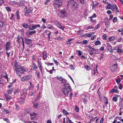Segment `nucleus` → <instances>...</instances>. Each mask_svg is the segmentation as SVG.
Listing matches in <instances>:
<instances>
[{
    "label": "nucleus",
    "instance_id": "nucleus-38",
    "mask_svg": "<svg viewBox=\"0 0 123 123\" xmlns=\"http://www.w3.org/2000/svg\"><path fill=\"white\" fill-rule=\"evenodd\" d=\"M20 36L18 35L17 37V42L19 43H20Z\"/></svg>",
    "mask_w": 123,
    "mask_h": 123
},
{
    "label": "nucleus",
    "instance_id": "nucleus-53",
    "mask_svg": "<svg viewBox=\"0 0 123 123\" xmlns=\"http://www.w3.org/2000/svg\"><path fill=\"white\" fill-rule=\"evenodd\" d=\"M107 49V50L110 52H112L113 51V50L112 49V47L111 48H108Z\"/></svg>",
    "mask_w": 123,
    "mask_h": 123
},
{
    "label": "nucleus",
    "instance_id": "nucleus-15",
    "mask_svg": "<svg viewBox=\"0 0 123 123\" xmlns=\"http://www.w3.org/2000/svg\"><path fill=\"white\" fill-rule=\"evenodd\" d=\"M31 39H25V43L27 45H29L31 43Z\"/></svg>",
    "mask_w": 123,
    "mask_h": 123
},
{
    "label": "nucleus",
    "instance_id": "nucleus-47",
    "mask_svg": "<svg viewBox=\"0 0 123 123\" xmlns=\"http://www.w3.org/2000/svg\"><path fill=\"white\" fill-rule=\"evenodd\" d=\"M112 99L115 102H116L117 101V99L116 97H113Z\"/></svg>",
    "mask_w": 123,
    "mask_h": 123
},
{
    "label": "nucleus",
    "instance_id": "nucleus-48",
    "mask_svg": "<svg viewBox=\"0 0 123 123\" xmlns=\"http://www.w3.org/2000/svg\"><path fill=\"white\" fill-rule=\"evenodd\" d=\"M2 111L4 112H6V113H8V111L5 108H2Z\"/></svg>",
    "mask_w": 123,
    "mask_h": 123
},
{
    "label": "nucleus",
    "instance_id": "nucleus-46",
    "mask_svg": "<svg viewBox=\"0 0 123 123\" xmlns=\"http://www.w3.org/2000/svg\"><path fill=\"white\" fill-rule=\"evenodd\" d=\"M78 55H79L80 56L81 55L82 53V51L80 50H78Z\"/></svg>",
    "mask_w": 123,
    "mask_h": 123
},
{
    "label": "nucleus",
    "instance_id": "nucleus-22",
    "mask_svg": "<svg viewBox=\"0 0 123 123\" xmlns=\"http://www.w3.org/2000/svg\"><path fill=\"white\" fill-rule=\"evenodd\" d=\"M88 47L89 49V50L90 51H95L97 50V49H96L92 48L91 46H88Z\"/></svg>",
    "mask_w": 123,
    "mask_h": 123
},
{
    "label": "nucleus",
    "instance_id": "nucleus-44",
    "mask_svg": "<svg viewBox=\"0 0 123 123\" xmlns=\"http://www.w3.org/2000/svg\"><path fill=\"white\" fill-rule=\"evenodd\" d=\"M53 61H54V62L55 63V64L57 66L59 64L57 61L56 60H55L54 59Z\"/></svg>",
    "mask_w": 123,
    "mask_h": 123
},
{
    "label": "nucleus",
    "instance_id": "nucleus-9",
    "mask_svg": "<svg viewBox=\"0 0 123 123\" xmlns=\"http://www.w3.org/2000/svg\"><path fill=\"white\" fill-rule=\"evenodd\" d=\"M33 8L32 7H30L28 8V9L27 10V11H26L27 12V16L29 17L30 15H29L30 13H32V12Z\"/></svg>",
    "mask_w": 123,
    "mask_h": 123
},
{
    "label": "nucleus",
    "instance_id": "nucleus-31",
    "mask_svg": "<svg viewBox=\"0 0 123 123\" xmlns=\"http://www.w3.org/2000/svg\"><path fill=\"white\" fill-rule=\"evenodd\" d=\"M118 92L117 90H116L113 88L110 91L111 93H117Z\"/></svg>",
    "mask_w": 123,
    "mask_h": 123
},
{
    "label": "nucleus",
    "instance_id": "nucleus-34",
    "mask_svg": "<svg viewBox=\"0 0 123 123\" xmlns=\"http://www.w3.org/2000/svg\"><path fill=\"white\" fill-rule=\"evenodd\" d=\"M63 113L64 115H67L69 114V113L65 109L63 110Z\"/></svg>",
    "mask_w": 123,
    "mask_h": 123
},
{
    "label": "nucleus",
    "instance_id": "nucleus-42",
    "mask_svg": "<svg viewBox=\"0 0 123 123\" xmlns=\"http://www.w3.org/2000/svg\"><path fill=\"white\" fill-rule=\"evenodd\" d=\"M93 28V27H92L91 25H89L87 26L86 28V30H88L89 29H92Z\"/></svg>",
    "mask_w": 123,
    "mask_h": 123
},
{
    "label": "nucleus",
    "instance_id": "nucleus-24",
    "mask_svg": "<svg viewBox=\"0 0 123 123\" xmlns=\"http://www.w3.org/2000/svg\"><path fill=\"white\" fill-rule=\"evenodd\" d=\"M47 28L49 29H52L55 30V28L53 26L51 25H48V27Z\"/></svg>",
    "mask_w": 123,
    "mask_h": 123
},
{
    "label": "nucleus",
    "instance_id": "nucleus-61",
    "mask_svg": "<svg viewBox=\"0 0 123 123\" xmlns=\"http://www.w3.org/2000/svg\"><path fill=\"white\" fill-rule=\"evenodd\" d=\"M3 0H0V6L3 4Z\"/></svg>",
    "mask_w": 123,
    "mask_h": 123
},
{
    "label": "nucleus",
    "instance_id": "nucleus-19",
    "mask_svg": "<svg viewBox=\"0 0 123 123\" xmlns=\"http://www.w3.org/2000/svg\"><path fill=\"white\" fill-rule=\"evenodd\" d=\"M3 76L5 79H7V81H8V76L7 73L3 72Z\"/></svg>",
    "mask_w": 123,
    "mask_h": 123
},
{
    "label": "nucleus",
    "instance_id": "nucleus-30",
    "mask_svg": "<svg viewBox=\"0 0 123 123\" xmlns=\"http://www.w3.org/2000/svg\"><path fill=\"white\" fill-rule=\"evenodd\" d=\"M67 123H74L72 122L71 120L70 119L69 117H68L67 119Z\"/></svg>",
    "mask_w": 123,
    "mask_h": 123
},
{
    "label": "nucleus",
    "instance_id": "nucleus-29",
    "mask_svg": "<svg viewBox=\"0 0 123 123\" xmlns=\"http://www.w3.org/2000/svg\"><path fill=\"white\" fill-rule=\"evenodd\" d=\"M61 83L64 84V85L66 84V83H67V81L65 79H63V80L61 82Z\"/></svg>",
    "mask_w": 123,
    "mask_h": 123
},
{
    "label": "nucleus",
    "instance_id": "nucleus-58",
    "mask_svg": "<svg viewBox=\"0 0 123 123\" xmlns=\"http://www.w3.org/2000/svg\"><path fill=\"white\" fill-rule=\"evenodd\" d=\"M82 42L84 44H87L88 43V42L86 40H84L82 41Z\"/></svg>",
    "mask_w": 123,
    "mask_h": 123
},
{
    "label": "nucleus",
    "instance_id": "nucleus-4",
    "mask_svg": "<svg viewBox=\"0 0 123 123\" xmlns=\"http://www.w3.org/2000/svg\"><path fill=\"white\" fill-rule=\"evenodd\" d=\"M60 13H58V16L61 18H64L67 17V14L65 11L59 10Z\"/></svg>",
    "mask_w": 123,
    "mask_h": 123
},
{
    "label": "nucleus",
    "instance_id": "nucleus-41",
    "mask_svg": "<svg viewBox=\"0 0 123 123\" xmlns=\"http://www.w3.org/2000/svg\"><path fill=\"white\" fill-rule=\"evenodd\" d=\"M13 88H12L10 90H8V94H11L13 90Z\"/></svg>",
    "mask_w": 123,
    "mask_h": 123
},
{
    "label": "nucleus",
    "instance_id": "nucleus-11",
    "mask_svg": "<svg viewBox=\"0 0 123 123\" xmlns=\"http://www.w3.org/2000/svg\"><path fill=\"white\" fill-rule=\"evenodd\" d=\"M36 32V31L35 30L32 31H29L27 32L26 34L27 36L31 35L32 34L35 33Z\"/></svg>",
    "mask_w": 123,
    "mask_h": 123
},
{
    "label": "nucleus",
    "instance_id": "nucleus-18",
    "mask_svg": "<svg viewBox=\"0 0 123 123\" xmlns=\"http://www.w3.org/2000/svg\"><path fill=\"white\" fill-rule=\"evenodd\" d=\"M112 4L111 3H109L105 7L106 9H111Z\"/></svg>",
    "mask_w": 123,
    "mask_h": 123
},
{
    "label": "nucleus",
    "instance_id": "nucleus-27",
    "mask_svg": "<svg viewBox=\"0 0 123 123\" xmlns=\"http://www.w3.org/2000/svg\"><path fill=\"white\" fill-rule=\"evenodd\" d=\"M35 108H37L38 106V103H34L33 106Z\"/></svg>",
    "mask_w": 123,
    "mask_h": 123
},
{
    "label": "nucleus",
    "instance_id": "nucleus-7",
    "mask_svg": "<svg viewBox=\"0 0 123 123\" xmlns=\"http://www.w3.org/2000/svg\"><path fill=\"white\" fill-rule=\"evenodd\" d=\"M40 24H35L32 25L31 27H29V29L32 30H34L40 27Z\"/></svg>",
    "mask_w": 123,
    "mask_h": 123
},
{
    "label": "nucleus",
    "instance_id": "nucleus-59",
    "mask_svg": "<svg viewBox=\"0 0 123 123\" xmlns=\"http://www.w3.org/2000/svg\"><path fill=\"white\" fill-rule=\"evenodd\" d=\"M119 88L120 90L122 89V85L121 84H120L119 85Z\"/></svg>",
    "mask_w": 123,
    "mask_h": 123
},
{
    "label": "nucleus",
    "instance_id": "nucleus-17",
    "mask_svg": "<svg viewBox=\"0 0 123 123\" xmlns=\"http://www.w3.org/2000/svg\"><path fill=\"white\" fill-rule=\"evenodd\" d=\"M71 1V5L74 6L75 7H76V6H77V4L75 2V1H74L73 0H71V1H70V2Z\"/></svg>",
    "mask_w": 123,
    "mask_h": 123
},
{
    "label": "nucleus",
    "instance_id": "nucleus-55",
    "mask_svg": "<svg viewBox=\"0 0 123 123\" xmlns=\"http://www.w3.org/2000/svg\"><path fill=\"white\" fill-rule=\"evenodd\" d=\"M43 28V29L46 28V26L44 24H43V25L42 26V27H40L41 28Z\"/></svg>",
    "mask_w": 123,
    "mask_h": 123
},
{
    "label": "nucleus",
    "instance_id": "nucleus-52",
    "mask_svg": "<svg viewBox=\"0 0 123 123\" xmlns=\"http://www.w3.org/2000/svg\"><path fill=\"white\" fill-rule=\"evenodd\" d=\"M27 11V7H26L24 9V11H25V16H26L27 14V11Z\"/></svg>",
    "mask_w": 123,
    "mask_h": 123
},
{
    "label": "nucleus",
    "instance_id": "nucleus-26",
    "mask_svg": "<svg viewBox=\"0 0 123 123\" xmlns=\"http://www.w3.org/2000/svg\"><path fill=\"white\" fill-rule=\"evenodd\" d=\"M97 66H96V69H95L94 70V73H93L92 75H95V74L96 73H98V72L97 71Z\"/></svg>",
    "mask_w": 123,
    "mask_h": 123
},
{
    "label": "nucleus",
    "instance_id": "nucleus-16",
    "mask_svg": "<svg viewBox=\"0 0 123 123\" xmlns=\"http://www.w3.org/2000/svg\"><path fill=\"white\" fill-rule=\"evenodd\" d=\"M117 6L115 4H112L111 10L113 11L114 12L116 10V9L117 8Z\"/></svg>",
    "mask_w": 123,
    "mask_h": 123
},
{
    "label": "nucleus",
    "instance_id": "nucleus-49",
    "mask_svg": "<svg viewBox=\"0 0 123 123\" xmlns=\"http://www.w3.org/2000/svg\"><path fill=\"white\" fill-rule=\"evenodd\" d=\"M34 87V86L33 85H32L30 86V90H32L33 89V88Z\"/></svg>",
    "mask_w": 123,
    "mask_h": 123
},
{
    "label": "nucleus",
    "instance_id": "nucleus-21",
    "mask_svg": "<svg viewBox=\"0 0 123 123\" xmlns=\"http://www.w3.org/2000/svg\"><path fill=\"white\" fill-rule=\"evenodd\" d=\"M22 25L24 28L25 29L29 27V25L27 23H23Z\"/></svg>",
    "mask_w": 123,
    "mask_h": 123
},
{
    "label": "nucleus",
    "instance_id": "nucleus-13",
    "mask_svg": "<svg viewBox=\"0 0 123 123\" xmlns=\"http://www.w3.org/2000/svg\"><path fill=\"white\" fill-rule=\"evenodd\" d=\"M47 54L46 52L45 51H43L42 52V55L43 56V60H44L47 58Z\"/></svg>",
    "mask_w": 123,
    "mask_h": 123
},
{
    "label": "nucleus",
    "instance_id": "nucleus-39",
    "mask_svg": "<svg viewBox=\"0 0 123 123\" xmlns=\"http://www.w3.org/2000/svg\"><path fill=\"white\" fill-rule=\"evenodd\" d=\"M106 45H107V47H106L107 49H108V48H112V46L110 43H107Z\"/></svg>",
    "mask_w": 123,
    "mask_h": 123
},
{
    "label": "nucleus",
    "instance_id": "nucleus-63",
    "mask_svg": "<svg viewBox=\"0 0 123 123\" xmlns=\"http://www.w3.org/2000/svg\"><path fill=\"white\" fill-rule=\"evenodd\" d=\"M21 41H22V42H23V41H24L23 38V37H21L20 36V42H21Z\"/></svg>",
    "mask_w": 123,
    "mask_h": 123
},
{
    "label": "nucleus",
    "instance_id": "nucleus-37",
    "mask_svg": "<svg viewBox=\"0 0 123 123\" xmlns=\"http://www.w3.org/2000/svg\"><path fill=\"white\" fill-rule=\"evenodd\" d=\"M117 52L118 53L120 54V53L123 52V50L122 49L118 48L117 49Z\"/></svg>",
    "mask_w": 123,
    "mask_h": 123
},
{
    "label": "nucleus",
    "instance_id": "nucleus-23",
    "mask_svg": "<svg viewBox=\"0 0 123 123\" xmlns=\"http://www.w3.org/2000/svg\"><path fill=\"white\" fill-rule=\"evenodd\" d=\"M5 47L6 49V55H8V52L7 50H8V42H7L5 46H4Z\"/></svg>",
    "mask_w": 123,
    "mask_h": 123
},
{
    "label": "nucleus",
    "instance_id": "nucleus-20",
    "mask_svg": "<svg viewBox=\"0 0 123 123\" xmlns=\"http://www.w3.org/2000/svg\"><path fill=\"white\" fill-rule=\"evenodd\" d=\"M112 68H113V70H112V71L113 72H114L115 71V69L117 68V64H114L113 65Z\"/></svg>",
    "mask_w": 123,
    "mask_h": 123
},
{
    "label": "nucleus",
    "instance_id": "nucleus-8",
    "mask_svg": "<svg viewBox=\"0 0 123 123\" xmlns=\"http://www.w3.org/2000/svg\"><path fill=\"white\" fill-rule=\"evenodd\" d=\"M37 65L39 68V69L40 70L41 73L43 74V72L42 70V68H43V66L42 65L41 63L40 62H39V60H38V63Z\"/></svg>",
    "mask_w": 123,
    "mask_h": 123
},
{
    "label": "nucleus",
    "instance_id": "nucleus-54",
    "mask_svg": "<svg viewBox=\"0 0 123 123\" xmlns=\"http://www.w3.org/2000/svg\"><path fill=\"white\" fill-rule=\"evenodd\" d=\"M75 110L76 111L78 112L79 111V109L78 107L75 106Z\"/></svg>",
    "mask_w": 123,
    "mask_h": 123
},
{
    "label": "nucleus",
    "instance_id": "nucleus-50",
    "mask_svg": "<svg viewBox=\"0 0 123 123\" xmlns=\"http://www.w3.org/2000/svg\"><path fill=\"white\" fill-rule=\"evenodd\" d=\"M4 25L3 22L0 21V27L1 28L3 26H4Z\"/></svg>",
    "mask_w": 123,
    "mask_h": 123
},
{
    "label": "nucleus",
    "instance_id": "nucleus-43",
    "mask_svg": "<svg viewBox=\"0 0 123 123\" xmlns=\"http://www.w3.org/2000/svg\"><path fill=\"white\" fill-rule=\"evenodd\" d=\"M110 23L109 22L106 23H105V25L107 27H110Z\"/></svg>",
    "mask_w": 123,
    "mask_h": 123
},
{
    "label": "nucleus",
    "instance_id": "nucleus-62",
    "mask_svg": "<svg viewBox=\"0 0 123 123\" xmlns=\"http://www.w3.org/2000/svg\"><path fill=\"white\" fill-rule=\"evenodd\" d=\"M54 23L56 25H57L59 23V22L57 20L54 21Z\"/></svg>",
    "mask_w": 123,
    "mask_h": 123
},
{
    "label": "nucleus",
    "instance_id": "nucleus-14",
    "mask_svg": "<svg viewBox=\"0 0 123 123\" xmlns=\"http://www.w3.org/2000/svg\"><path fill=\"white\" fill-rule=\"evenodd\" d=\"M56 26L59 28L64 31V26L61 25L60 23Z\"/></svg>",
    "mask_w": 123,
    "mask_h": 123
},
{
    "label": "nucleus",
    "instance_id": "nucleus-12",
    "mask_svg": "<svg viewBox=\"0 0 123 123\" xmlns=\"http://www.w3.org/2000/svg\"><path fill=\"white\" fill-rule=\"evenodd\" d=\"M38 68L37 66L35 64V63H33L32 66L31 67V69L33 70H36V69Z\"/></svg>",
    "mask_w": 123,
    "mask_h": 123
},
{
    "label": "nucleus",
    "instance_id": "nucleus-2",
    "mask_svg": "<svg viewBox=\"0 0 123 123\" xmlns=\"http://www.w3.org/2000/svg\"><path fill=\"white\" fill-rule=\"evenodd\" d=\"M62 87V91L65 95H68V92L71 91V87L68 83L63 85Z\"/></svg>",
    "mask_w": 123,
    "mask_h": 123
},
{
    "label": "nucleus",
    "instance_id": "nucleus-60",
    "mask_svg": "<svg viewBox=\"0 0 123 123\" xmlns=\"http://www.w3.org/2000/svg\"><path fill=\"white\" fill-rule=\"evenodd\" d=\"M116 80L117 84L119 83L121 81V80L119 79H116Z\"/></svg>",
    "mask_w": 123,
    "mask_h": 123
},
{
    "label": "nucleus",
    "instance_id": "nucleus-51",
    "mask_svg": "<svg viewBox=\"0 0 123 123\" xmlns=\"http://www.w3.org/2000/svg\"><path fill=\"white\" fill-rule=\"evenodd\" d=\"M103 39L104 40H106L107 39V38L105 34L103 35Z\"/></svg>",
    "mask_w": 123,
    "mask_h": 123
},
{
    "label": "nucleus",
    "instance_id": "nucleus-36",
    "mask_svg": "<svg viewBox=\"0 0 123 123\" xmlns=\"http://www.w3.org/2000/svg\"><path fill=\"white\" fill-rule=\"evenodd\" d=\"M18 11H17L16 13V16L17 17V19L18 20V19L20 18V17L18 14Z\"/></svg>",
    "mask_w": 123,
    "mask_h": 123
},
{
    "label": "nucleus",
    "instance_id": "nucleus-64",
    "mask_svg": "<svg viewBox=\"0 0 123 123\" xmlns=\"http://www.w3.org/2000/svg\"><path fill=\"white\" fill-rule=\"evenodd\" d=\"M96 37V35H94L93 37H92L91 38V39L92 40H93L94 39V38H95Z\"/></svg>",
    "mask_w": 123,
    "mask_h": 123
},
{
    "label": "nucleus",
    "instance_id": "nucleus-10",
    "mask_svg": "<svg viewBox=\"0 0 123 123\" xmlns=\"http://www.w3.org/2000/svg\"><path fill=\"white\" fill-rule=\"evenodd\" d=\"M25 97L24 96L22 98H21L19 100V103L21 104H24L25 102Z\"/></svg>",
    "mask_w": 123,
    "mask_h": 123
},
{
    "label": "nucleus",
    "instance_id": "nucleus-35",
    "mask_svg": "<svg viewBox=\"0 0 123 123\" xmlns=\"http://www.w3.org/2000/svg\"><path fill=\"white\" fill-rule=\"evenodd\" d=\"M101 43L100 41L99 40H97L95 42L94 44L96 45L100 44Z\"/></svg>",
    "mask_w": 123,
    "mask_h": 123
},
{
    "label": "nucleus",
    "instance_id": "nucleus-57",
    "mask_svg": "<svg viewBox=\"0 0 123 123\" xmlns=\"http://www.w3.org/2000/svg\"><path fill=\"white\" fill-rule=\"evenodd\" d=\"M41 20L44 23H45L46 21V19L43 18Z\"/></svg>",
    "mask_w": 123,
    "mask_h": 123
},
{
    "label": "nucleus",
    "instance_id": "nucleus-32",
    "mask_svg": "<svg viewBox=\"0 0 123 123\" xmlns=\"http://www.w3.org/2000/svg\"><path fill=\"white\" fill-rule=\"evenodd\" d=\"M69 67H70V69L71 70H72L74 71L75 70V68L73 66V65L72 64H71L69 66Z\"/></svg>",
    "mask_w": 123,
    "mask_h": 123
},
{
    "label": "nucleus",
    "instance_id": "nucleus-3",
    "mask_svg": "<svg viewBox=\"0 0 123 123\" xmlns=\"http://www.w3.org/2000/svg\"><path fill=\"white\" fill-rule=\"evenodd\" d=\"M62 4V1L61 0H55L53 3V4L55 8L61 6Z\"/></svg>",
    "mask_w": 123,
    "mask_h": 123
},
{
    "label": "nucleus",
    "instance_id": "nucleus-5",
    "mask_svg": "<svg viewBox=\"0 0 123 123\" xmlns=\"http://www.w3.org/2000/svg\"><path fill=\"white\" fill-rule=\"evenodd\" d=\"M31 77L32 76L31 75H27L22 77L21 79V80L22 81L24 82L29 80Z\"/></svg>",
    "mask_w": 123,
    "mask_h": 123
},
{
    "label": "nucleus",
    "instance_id": "nucleus-28",
    "mask_svg": "<svg viewBox=\"0 0 123 123\" xmlns=\"http://www.w3.org/2000/svg\"><path fill=\"white\" fill-rule=\"evenodd\" d=\"M115 38V37H111L109 38L108 40L110 41H113L114 40Z\"/></svg>",
    "mask_w": 123,
    "mask_h": 123
},
{
    "label": "nucleus",
    "instance_id": "nucleus-40",
    "mask_svg": "<svg viewBox=\"0 0 123 123\" xmlns=\"http://www.w3.org/2000/svg\"><path fill=\"white\" fill-rule=\"evenodd\" d=\"M97 15L95 14H93L91 16L89 17V18L90 19H92L93 18H95L96 17Z\"/></svg>",
    "mask_w": 123,
    "mask_h": 123
},
{
    "label": "nucleus",
    "instance_id": "nucleus-33",
    "mask_svg": "<svg viewBox=\"0 0 123 123\" xmlns=\"http://www.w3.org/2000/svg\"><path fill=\"white\" fill-rule=\"evenodd\" d=\"M35 93L34 92H29V95L30 96H35Z\"/></svg>",
    "mask_w": 123,
    "mask_h": 123
},
{
    "label": "nucleus",
    "instance_id": "nucleus-45",
    "mask_svg": "<svg viewBox=\"0 0 123 123\" xmlns=\"http://www.w3.org/2000/svg\"><path fill=\"white\" fill-rule=\"evenodd\" d=\"M57 78L58 80H59L61 82L63 79L62 77H59L57 76Z\"/></svg>",
    "mask_w": 123,
    "mask_h": 123
},
{
    "label": "nucleus",
    "instance_id": "nucleus-56",
    "mask_svg": "<svg viewBox=\"0 0 123 123\" xmlns=\"http://www.w3.org/2000/svg\"><path fill=\"white\" fill-rule=\"evenodd\" d=\"M117 20V18L116 17H114L113 19V22L114 23L116 22Z\"/></svg>",
    "mask_w": 123,
    "mask_h": 123
},
{
    "label": "nucleus",
    "instance_id": "nucleus-1",
    "mask_svg": "<svg viewBox=\"0 0 123 123\" xmlns=\"http://www.w3.org/2000/svg\"><path fill=\"white\" fill-rule=\"evenodd\" d=\"M15 64L13 66V68L16 72L17 75L20 77L21 74L24 73L25 70L23 66H21L18 64L16 60L14 62Z\"/></svg>",
    "mask_w": 123,
    "mask_h": 123
},
{
    "label": "nucleus",
    "instance_id": "nucleus-6",
    "mask_svg": "<svg viewBox=\"0 0 123 123\" xmlns=\"http://www.w3.org/2000/svg\"><path fill=\"white\" fill-rule=\"evenodd\" d=\"M30 115L31 120H36L38 116L37 115L36 113H34L32 114H30Z\"/></svg>",
    "mask_w": 123,
    "mask_h": 123
},
{
    "label": "nucleus",
    "instance_id": "nucleus-25",
    "mask_svg": "<svg viewBox=\"0 0 123 123\" xmlns=\"http://www.w3.org/2000/svg\"><path fill=\"white\" fill-rule=\"evenodd\" d=\"M35 74L37 75V77L39 78H40L41 77L40 74V72L39 71H36L35 72Z\"/></svg>",
    "mask_w": 123,
    "mask_h": 123
}]
</instances>
